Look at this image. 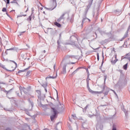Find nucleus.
Listing matches in <instances>:
<instances>
[{"mask_svg":"<svg viewBox=\"0 0 130 130\" xmlns=\"http://www.w3.org/2000/svg\"><path fill=\"white\" fill-rule=\"evenodd\" d=\"M2 68L5 69V70H7V71H9V72H13V71H15L17 68V63L14 61H12V63H10L8 65L7 68H6L5 66H2Z\"/></svg>","mask_w":130,"mask_h":130,"instance_id":"f257e3e1","label":"nucleus"},{"mask_svg":"<svg viewBox=\"0 0 130 130\" xmlns=\"http://www.w3.org/2000/svg\"><path fill=\"white\" fill-rule=\"evenodd\" d=\"M102 88H103V90L101 91H93L92 92H91L92 94H102V93H104V95H107L108 94V90H107V88L105 87L104 86H102Z\"/></svg>","mask_w":130,"mask_h":130,"instance_id":"f03ea898","label":"nucleus"},{"mask_svg":"<svg viewBox=\"0 0 130 130\" xmlns=\"http://www.w3.org/2000/svg\"><path fill=\"white\" fill-rule=\"evenodd\" d=\"M52 110L53 111L54 114L50 116V118H51V121H53V120H54V118L56 117V114H57L58 112H57V110H58V109L57 108V107H56L55 108H52Z\"/></svg>","mask_w":130,"mask_h":130,"instance_id":"7ed1b4c3","label":"nucleus"},{"mask_svg":"<svg viewBox=\"0 0 130 130\" xmlns=\"http://www.w3.org/2000/svg\"><path fill=\"white\" fill-rule=\"evenodd\" d=\"M36 92L38 94V98L40 100H43L45 98V94L41 95V91L40 90H36Z\"/></svg>","mask_w":130,"mask_h":130,"instance_id":"20e7f679","label":"nucleus"},{"mask_svg":"<svg viewBox=\"0 0 130 130\" xmlns=\"http://www.w3.org/2000/svg\"><path fill=\"white\" fill-rule=\"evenodd\" d=\"M53 4L51 5V6L52 7L50 8L51 11H52V10H54V9L56 8V6H57L56 0H53Z\"/></svg>","mask_w":130,"mask_h":130,"instance_id":"39448f33","label":"nucleus"},{"mask_svg":"<svg viewBox=\"0 0 130 130\" xmlns=\"http://www.w3.org/2000/svg\"><path fill=\"white\" fill-rule=\"evenodd\" d=\"M20 89V91L21 92V93H22V92H24V93L25 94H26V93L28 92V89L27 88H25V87H22L21 86H20L19 87Z\"/></svg>","mask_w":130,"mask_h":130,"instance_id":"423d86ee","label":"nucleus"},{"mask_svg":"<svg viewBox=\"0 0 130 130\" xmlns=\"http://www.w3.org/2000/svg\"><path fill=\"white\" fill-rule=\"evenodd\" d=\"M66 14H67V13H63L60 16V17L57 20V21L59 22H60V21H61V20H63L64 19V16H66Z\"/></svg>","mask_w":130,"mask_h":130,"instance_id":"0eeeda50","label":"nucleus"},{"mask_svg":"<svg viewBox=\"0 0 130 130\" xmlns=\"http://www.w3.org/2000/svg\"><path fill=\"white\" fill-rule=\"evenodd\" d=\"M62 74H63V75L67 74V65H64L63 66Z\"/></svg>","mask_w":130,"mask_h":130,"instance_id":"6e6552de","label":"nucleus"},{"mask_svg":"<svg viewBox=\"0 0 130 130\" xmlns=\"http://www.w3.org/2000/svg\"><path fill=\"white\" fill-rule=\"evenodd\" d=\"M129 28H130V25H129V27L128 28V29L127 30L126 32L124 34V36L123 37V38L122 39V40H123L125 38H126V37H127V34L128 33V30H129Z\"/></svg>","mask_w":130,"mask_h":130,"instance_id":"1a4fd4ad","label":"nucleus"},{"mask_svg":"<svg viewBox=\"0 0 130 130\" xmlns=\"http://www.w3.org/2000/svg\"><path fill=\"white\" fill-rule=\"evenodd\" d=\"M38 8L39 9V11H40V10L42 11V10H43V6H42V5L40 3L38 5Z\"/></svg>","mask_w":130,"mask_h":130,"instance_id":"9d476101","label":"nucleus"},{"mask_svg":"<svg viewBox=\"0 0 130 130\" xmlns=\"http://www.w3.org/2000/svg\"><path fill=\"white\" fill-rule=\"evenodd\" d=\"M90 74H88L86 78V83H87V87L89 86V82L90 81Z\"/></svg>","mask_w":130,"mask_h":130,"instance_id":"9b49d317","label":"nucleus"},{"mask_svg":"<svg viewBox=\"0 0 130 130\" xmlns=\"http://www.w3.org/2000/svg\"><path fill=\"white\" fill-rule=\"evenodd\" d=\"M54 25H55V26H56V27H58V28H61V24L57 22H54Z\"/></svg>","mask_w":130,"mask_h":130,"instance_id":"f8f14e48","label":"nucleus"},{"mask_svg":"<svg viewBox=\"0 0 130 130\" xmlns=\"http://www.w3.org/2000/svg\"><path fill=\"white\" fill-rule=\"evenodd\" d=\"M56 77H57V74H56L55 76H48V77H47L46 78V80H47V79H55V78H56Z\"/></svg>","mask_w":130,"mask_h":130,"instance_id":"ddd939ff","label":"nucleus"},{"mask_svg":"<svg viewBox=\"0 0 130 130\" xmlns=\"http://www.w3.org/2000/svg\"><path fill=\"white\" fill-rule=\"evenodd\" d=\"M80 70V68H77L75 71H74L71 74V76L73 77L75 74H77V72Z\"/></svg>","mask_w":130,"mask_h":130,"instance_id":"4468645a","label":"nucleus"},{"mask_svg":"<svg viewBox=\"0 0 130 130\" xmlns=\"http://www.w3.org/2000/svg\"><path fill=\"white\" fill-rule=\"evenodd\" d=\"M34 125H35L36 126H37V127H38V123L37 122V121L36 120V119H34Z\"/></svg>","mask_w":130,"mask_h":130,"instance_id":"2eb2a0df","label":"nucleus"},{"mask_svg":"<svg viewBox=\"0 0 130 130\" xmlns=\"http://www.w3.org/2000/svg\"><path fill=\"white\" fill-rule=\"evenodd\" d=\"M117 56L116 55H115V59L114 60H112L111 62H112V63H116V62L117 61V60H118L117 58Z\"/></svg>","mask_w":130,"mask_h":130,"instance_id":"dca6fc26","label":"nucleus"},{"mask_svg":"<svg viewBox=\"0 0 130 130\" xmlns=\"http://www.w3.org/2000/svg\"><path fill=\"white\" fill-rule=\"evenodd\" d=\"M2 12H5V13H6V15H8V12H7V8H3L2 9Z\"/></svg>","mask_w":130,"mask_h":130,"instance_id":"f3484780","label":"nucleus"},{"mask_svg":"<svg viewBox=\"0 0 130 130\" xmlns=\"http://www.w3.org/2000/svg\"><path fill=\"white\" fill-rule=\"evenodd\" d=\"M123 69L124 70H127V63L123 66Z\"/></svg>","mask_w":130,"mask_h":130,"instance_id":"a211bd4d","label":"nucleus"},{"mask_svg":"<svg viewBox=\"0 0 130 130\" xmlns=\"http://www.w3.org/2000/svg\"><path fill=\"white\" fill-rule=\"evenodd\" d=\"M87 88L88 91H89V92L90 93H92L93 92V90L92 89H91V88H90V86H87Z\"/></svg>","mask_w":130,"mask_h":130,"instance_id":"6ab92c4d","label":"nucleus"},{"mask_svg":"<svg viewBox=\"0 0 130 130\" xmlns=\"http://www.w3.org/2000/svg\"><path fill=\"white\" fill-rule=\"evenodd\" d=\"M86 20H88V19L87 18H84L83 19L82 22V25H83V24H84V22H85L86 21Z\"/></svg>","mask_w":130,"mask_h":130,"instance_id":"aec40b11","label":"nucleus"},{"mask_svg":"<svg viewBox=\"0 0 130 130\" xmlns=\"http://www.w3.org/2000/svg\"><path fill=\"white\" fill-rule=\"evenodd\" d=\"M11 4H16V5H17V6H19V4H18L17 2L13 1V2H11Z\"/></svg>","mask_w":130,"mask_h":130,"instance_id":"412c9836","label":"nucleus"},{"mask_svg":"<svg viewBox=\"0 0 130 130\" xmlns=\"http://www.w3.org/2000/svg\"><path fill=\"white\" fill-rule=\"evenodd\" d=\"M86 73H87V76L90 75V73H89V70H88V69H86Z\"/></svg>","mask_w":130,"mask_h":130,"instance_id":"4be33fe9","label":"nucleus"},{"mask_svg":"<svg viewBox=\"0 0 130 130\" xmlns=\"http://www.w3.org/2000/svg\"><path fill=\"white\" fill-rule=\"evenodd\" d=\"M125 115L126 117L128 116V111H127V112H126V113H125Z\"/></svg>","mask_w":130,"mask_h":130,"instance_id":"5701e85b","label":"nucleus"},{"mask_svg":"<svg viewBox=\"0 0 130 130\" xmlns=\"http://www.w3.org/2000/svg\"><path fill=\"white\" fill-rule=\"evenodd\" d=\"M30 75V71H28L26 73V77H27V76H29Z\"/></svg>","mask_w":130,"mask_h":130,"instance_id":"b1692460","label":"nucleus"},{"mask_svg":"<svg viewBox=\"0 0 130 130\" xmlns=\"http://www.w3.org/2000/svg\"><path fill=\"white\" fill-rule=\"evenodd\" d=\"M122 110H123V112H124V113H126L127 112V110H125V109H122Z\"/></svg>","mask_w":130,"mask_h":130,"instance_id":"393cba45","label":"nucleus"},{"mask_svg":"<svg viewBox=\"0 0 130 130\" xmlns=\"http://www.w3.org/2000/svg\"><path fill=\"white\" fill-rule=\"evenodd\" d=\"M88 106H89V105H88L87 106H86V107L84 108V110H87V108H88Z\"/></svg>","mask_w":130,"mask_h":130,"instance_id":"a878e982","label":"nucleus"},{"mask_svg":"<svg viewBox=\"0 0 130 130\" xmlns=\"http://www.w3.org/2000/svg\"><path fill=\"white\" fill-rule=\"evenodd\" d=\"M97 59L98 60H99V54H97Z\"/></svg>","mask_w":130,"mask_h":130,"instance_id":"bb28decb","label":"nucleus"},{"mask_svg":"<svg viewBox=\"0 0 130 130\" xmlns=\"http://www.w3.org/2000/svg\"><path fill=\"white\" fill-rule=\"evenodd\" d=\"M7 4H10V0H7Z\"/></svg>","mask_w":130,"mask_h":130,"instance_id":"cd10ccee","label":"nucleus"},{"mask_svg":"<svg viewBox=\"0 0 130 130\" xmlns=\"http://www.w3.org/2000/svg\"><path fill=\"white\" fill-rule=\"evenodd\" d=\"M106 79H107V76H105V82L106 81Z\"/></svg>","mask_w":130,"mask_h":130,"instance_id":"c85d7f7f","label":"nucleus"},{"mask_svg":"<svg viewBox=\"0 0 130 130\" xmlns=\"http://www.w3.org/2000/svg\"><path fill=\"white\" fill-rule=\"evenodd\" d=\"M45 52H46V51L44 50L43 52L42 53V54H43V53H45Z\"/></svg>","mask_w":130,"mask_h":130,"instance_id":"c756f323","label":"nucleus"},{"mask_svg":"<svg viewBox=\"0 0 130 130\" xmlns=\"http://www.w3.org/2000/svg\"><path fill=\"white\" fill-rule=\"evenodd\" d=\"M56 92L57 93V97H58V93L57 92V90H56Z\"/></svg>","mask_w":130,"mask_h":130,"instance_id":"7c9ffc66","label":"nucleus"},{"mask_svg":"<svg viewBox=\"0 0 130 130\" xmlns=\"http://www.w3.org/2000/svg\"><path fill=\"white\" fill-rule=\"evenodd\" d=\"M112 130H116V128L113 127Z\"/></svg>","mask_w":130,"mask_h":130,"instance_id":"2f4dec72","label":"nucleus"},{"mask_svg":"<svg viewBox=\"0 0 130 130\" xmlns=\"http://www.w3.org/2000/svg\"><path fill=\"white\" fill-rule=\"evenodd\" d=\"M45 90L46 92H47V89H46V88H45Z\"/></svg>","mask_w":130,"mask_h":130,"instance_id":"473e14b6","label":"nucleus"},{"mask_svg":"<svg viewBox=\"0 0 130 130\" xmlns=\"http://www.w3.org/2000/svg\"><path fill=\"white\" fill-rule=\"evenodd\" d=\"M6 130H11V128H7L6 129Z\"/></svg>","mask_w":130,"mask_h":130,"instance_id":"72a5a7b5","label":"nucleus"},{"mask_svg":"<svg viewBox=\"0 0 130 130\" xmlns=\"http://www.w3.org/2000/svg\"><path fill=\"white\" fill-rule=\"evenodd\" d=\"M29 20L31 21V20H32V18H31V17L30 16H29Z\"/></svg>","mask_w":130,"mask_h":130,"instance_id":"f704fd0d","label":"nucleus"},{"mask_svg":"<svg viewBox=\"0 0 130 130\" xmlns=\"http://www.w3.org/2000/svg\"><path fill=\"white\" fill-rule=\"evenodd\" d=\"M72 116H73V117H75V116H76V115H72Z\"/></svg>","mask_w":130,"mask_h":130,"instance_id":"c9c22d12","label":"nucleus"},{"mask_svg":"<svg viewBox=\"0 0 130 130\" xmlns=\"http://www.w3.org/2000/svg\"><path fill=\"white\" fill-rule=\"evenodd\" d=\"M35 130H40V129H39V128H37Z\"/></svg>","mask_w":130,"mask_h":130,"instance_id":"e433bc0d","label":"nucleus"},{"mask_svg":"<svg viewBox=\"0 0 130 130\" xmlns=\"http://www.w3.org/2000/svg\"><path fill=\"white\" fill-rule=\"evenodd\" d=\"M58 45H59V42L57 41Z\"/></svg>","mask_w":130,"mask_h":130,"instance_id":"4c0bfd02","label":"nucleus"},{"mask_svg":"<svg viewBox=\"0 0 130 130\" xmlns=\"http://www.w3.org/2000/svg\"><path fill=\"white\" fill-rule=\"evenodd\" d=\"M14 2H17L18 0H13Z\"/></svg>","mask_w":130,"mask_h":130,"instance_id":"58836bf2","label":"nucleus"},{"mask_svg":"<svg viewBox=\"0 0 130 130\" xmlns=\"http://www.w3.org/2000/svg\"><path fill=\"white\" fill-rule=\"evenodd\" d=\"M55 69V65H54V69Z\"/></svg>","mask_w":130,"mask_h":130,"instance_id":"ea45409f","label":"nucleus"},{"mask_svg":"<svg viewBox=\"0 0 130 130\" xmlns=\"http://www.w3.org/2000/svg\"><path fill=\"white\" fill-rule=\"evenodd\" d=\"M43 14H45V11L43 12Z\"/></svg>","mask_w":130,"mask_h":130,"instance_id":"a19ab883","label":"nucleus"},{"mask_svg":"<svg viewBox=\"0 0 130 130\" xmlns=\"http://www.w3.org/2000/svg\"><path fill=\"white\" fill-rule=\"evenodd\" d=\"M22 33H25V31H23V32H22Z\"/></svg>","mask_w":130,"mask_h":130,"instance_id":"79ce46f5","label":"nucleus"},{"mask_svg":"<svg viewBox=\"0 0 130 130\" xmlns=\"http://www.w3.org/2000/svg\"><path fill=\"white\" fill-rule=\"evenodd\" d=\"M1 40H2V38H0V41H1Z\"/></svg>","mask_w":130,"mask_h":130,"instance_id":"37998d69","label":"nucleus"},{"mask_svg":"<svg viewBox=\"0 0 130 130\" xmlns=\"http://www.w3.org/2000/svg\"><path fill=\"white\" fill-rule=\"evenodd\" d=\"M93 0H91V2H93Z\"/></svg>","mask_w":130,"mask_h":130,"instance_id":"c03bdc74","label":"nucleus"},{"mask_svg":"<svg viewBox=\"0 0 130 130\" xmlns=\"http://www.w3.org/2000/svg\"><path fill=\"white\" fill-rule=\"evenodd\" d=\"M128 55V54H126V55Z\"/></svg>","mask_w":130,"mask_h":130,"instance_id":"a18cd8bd","label":"nucleus"},{"mask_svg":"<svg viewBox=\"0 0 130 130\" xmlns=\"http://www.w3.org/2000/svg\"><path fill=\"white\" fill-rule=\"evenodd\" d=\"M129 16H130V14H129Z\"/></svg>","mask_w":130,"mask_h":130,"instance_id":"49530a36","label":"nucleus"}]
</instances>
